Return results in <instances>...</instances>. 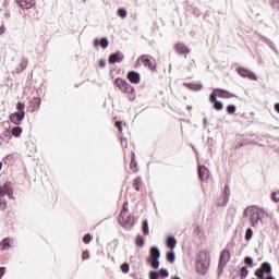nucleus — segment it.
<instances>
[{
    "label": "nucleus",
    "mask_w": 279,
    "mask_h": 279,
    "mask_svg": "<svg viewBox=\"0 0 279 279\" xmlns=\"http://www.w3.org/2000/svg\"><path fill=\"white\" fill-rule=\"evenodd\" d=\"M160 248L158 246H151L149 248V256L146 258L147 265H150L153 269L160 267Z\"/></svg>",
    "instance_id": "nucleus-1"
},
{
    "label": "nucleus",
    "mask_w": 279,
    "mask_h": 279,
    "mask_svg": "<svg viewBox=\"0 0 279 279\" xmlns=\"http://www.w3.org/2000/svg\"><path fill=\"white\" fill-rule=\"evenodd\" d=\"M16 109L19 111L10 114V121L11 123H14V125H21L23 119H25V104L19 101L16 104Z\"/></svg>",
    "instance_id": "nucleus-2"
},
{
    "label": "nucleus",
    "mask_w": 279,
    "mask_h": 279,
    "mask_svg": "<svg viewBox=\"0 0 279 279\" xmlns=\"http://www.w3.org/2000/svg\"><path fill=\"white\" fill-rule=\"evenodd\" d=\"M230 256H231L230 255V250H228V248H225L220 253V258H219V264H218V269H217L218 276H221V274H223V268L230 262Z\"/></svg>",
    "instance_id": "nucleus-3"
},
{
    "label": "nucleus",
    "mask_w": 279,
    "mask_h": 279,
    "mask_svg": "<svg viewBox=\"0 0 279 279\" xmlns=\"http://www.w3.org/2000/svg\"><path fill=\"white\" fill-rule=\"evenodd\" d=\"M116 86L119 87V90H121V93H125L126 95H134V87L130 85V83H128V81L125 80L117 78Z\"/></svg>",
    "instance_id": "nucleus-4"
},
{
    "label": "nucleus",
    "mask_w": 279,
    "mask_h": 279,
    "mask_svg": "<svg viewBox=\"0 0 279 279\" xmlns=\"http://www.w3.org/2000/svg\"><path fill=\"white\" fill-rule=\"evenodd\" d=\"M265 274L267 276L271 274V264L269 262L262 263L260 267L255 270V276L258 279H265Z\"/></svg>",
    "instance_id": "nucleus-5"
},
{
    "label": "nucleus",
    "mask_w": 279,
    "mask_h": 279,
    "mask_svg": "<svg viewBox=\"0 0 279 279\" xmlns=\"http://www.w3.org/2000/svg\"><path fill=\"white\" fill-rule=\"evenodd\" d=\"M137 62H142L144 66H147L149 71H156V63L151 62V56L149 54H142L138 59Z\"/></svg>",
    "instance_id": "nucleus-6"
},
{
    "label": "nucleus",
    "mask_w": 279,
    "mask_h": 279,
    "mask_svg": "<svg viewBox=\"0 0 279 279\" xmlns=\"http://www.w3.org/2000/svg\"><path fill=\"white\" fill-rule=\"evenodd\" d=\"M211 95H216V99L217 97H220V99H232V97H236V95L221 88H215Z\"/></svg>",
    "instance_id": "nucleus-7"
},
{
    "label": "nucleus",
    "mask_w": 279,
    "mask_h": 279,
    "mask_svg": "<svg viewBox=\"0 0 279 279\" xmlns=\"http://www.w3.org/2000/svg\"><path fill=\"white\" fill-rule=\"evenodd\" d=\"M125 56L121 51L113 52L109 56V64H117L123 62Z\"/></svg>",
    "instance_id": "nucleus-8"
},
{
    "label": "nucleus",
    "mask_w": 279,
    "mask_h": 279,
    "mask_svg": "<svg viewBox=\"0 0 279 279\" xmlns=\"http://www.w3.org/2000/svg\"><path fill=\"white\" fill-rule=\"evenodd\" d=\"M238 73L239 75H241V77H248V80H253L254 82L258 80V77L256 76V74H254V72H251L245 68H238Z\"/></svg>",
    "instance_id": "nucleus-9"
},
{
    "label": "nucleus",
    "mask_w": 279,
    "mask_h": 279,
    "mask_svg": "<svg viewBox=\"0 0 279 279\" xmlns=\"http://www.w3.org/2000/svg\"><path fill=\"white\" fill-rule=\"evenodd\" d=\"M209 101H210V104H213L215 110H217V111L223 110V102L217 100V95L210 94Z\"/></svg>",
    "instance_id": "nucleus-10"
},
{
    "label": "nucleus",
    "mask_w": 279,
    "mask_h": 279,
    "mask_svg": "<svg viewBox=\"0 0 279 279\" xmlns=\"http://www.w3.org/2000/svg\"><path fill=\"white\" fill-rule=\"evenodd\" d=\"M126 77L131 84H141V74L136 71H130Z\"/></svg>",
    "instance_id": "nucleus-11"
},
{
    "label": "nucleus",
    "mask_w": 279,
    "mask_h": 279,
    "mask_svg": "<svg viewBox=\"0 0 279 279\" xmlns=\"http://www.w3.org/2000/svg\"><path fill=\"white\" fill-rule=\"evenodd\" d=\"M209 175H210V170H208V168L204 166H198V178L202 182H204L205 180H208Z\"/></svg>",
    "instance_id": "nucleus-12"
},
{
    "label": "nucleus",
    "mask_w": 279,
    "mask_h": 279,
    "mask_svg": "<svg viewBox=\"0 0 279 279\" xmlns=\"http://www.w3.org/2000/svg\"><path fill=\"white\" fill-rule=\"evenodd\" d=\"M228 202H230V185H225L222 190V203L219 206H228Z\"/></svg>",
    "instance_id": "nucleus-13"
},
{
    "label": "nucleus",
    "mask_w": 279,
    "mask_h": 279,
    "mask_svg": "<svg viewBox=\"0 0 279 279\" xmlns=\"http://www.w3.org/2000/svg\"><path fill=\"white\" fill-rule=\"evenodd\" d=\"M16 3L22 8V10H29L34 8V0H16Z\"/></svg>",
    "instance_id": "nucleus-14"
},
{
    "label": "nucleus",
    "mask_w": 279,
    "mask_h": 279,
    "mask_svg": "<svg viewBox=\"0 0 279 279\" xmlns=\"http://www.w3.org/2000/svg\"><path fill=\"white\" fill-rule=\"evenodd\" d=\"M99 45L102 49H108V45H110L108 37H102L100 40H99V38H96L94 40V46L99 47Z\"/></svg>",
    "instance_id": "nucleus-15"
},
{
    "label": "nucleus",
    "mask_w": 279,
    "mask_h": 279,
    "mask_svg": "<svg viewBox=\"0 0 279 279\" xmlns=\"http://www.w3.org/2000/svg\"><path fill=\"white\" fill-rule=\"evenodd\" d=\"M196 271L197 274H201V276H204V274H206V271H208V266L203 263L202 260H197L196 262Z\"/></svg>",
    "instance_id": "nucleus-16"
},
{
    "label": "nucleus",
    "mask_w": 279,
    "mask_h": 279,
    "mask_svg": "<svg viewBox=\"0 0 279 279\" xmlns=\"http://www.w3.org/2000/svg\"><path fill=\"white\" fill-rule=\"evenodd\" d=\"M251 226L254 228L260 221V214L258 211H253L250 216Z\"/></svg>",
    "instance_id": "nucleus-17"
},
{
    "label": "nucleus",
    "mask_w": 279,
    "mask_h": 279,
    "mask_svg": "<svg viewBox=\"0 0 279 279\" xmlns=\"http://www.w3.org/2000/svg\"><path fill=\"white\" fill-rule=\"evenodd\" d=\"M175 51L179 52L180 54L185 53V56H187V53H191V49H189L186 45L182 43H179L175 45Z\"/></svg>",
    "instance_id": "nucleus-18"
},
{
    "label": "nucleus",
    "mask_w": 279,
    "mask_h": 279,
    "mask_svg": "<svg viewBox=\"0 0 279 279\" xmlns=\"http://www.w3.org/2000/svg\"><path fill=\"white\" fill-rule=\"evenodd\" d=\"M166 245L169 250H175V245H178V240H175V236L170 235L166 240Z\"/></svg>",
    "instance_id": "nucleus-19"
},
{
    "label": "nucleus",
    "mask_w": 279,
    "mask_h": 279,
    "mask_svg": "<svg viewBox=\"0 0 279 279\" xmlns=\"http://www.w3.org/2000/svg\"><path fill=\"white\" fill-rule=\"evenodd\" d=\"M130 210V205L128 204V202H124L123 203V207H122V210L120 213V217L118 219V221L121 223V221H124L125 220V214H128Z\"/></svg>",
    "instance_id": "nucleus-20"
},
{
    "label": "nucleus",
    "mask_w": 279,
    "mask_h": 279,
    "mask_svg": "<svg viewBox=\"0 0 279 279\" xmlns=\"http://www.w3.org/2000/svg\"><path fill=\"white\" fill-rule=\"evenodd\" d=\"M27 64H28V61L27 59L23 58L21 61H20V64L19 66L16 68V73L17 74H21L23 73V71H25L27 69Z\"/></svg>",
    "instance_id": "nucleus-21"
},
{
    "label": "nucleus",
    "mask_w": 279,
    "mask_h": 279,
    "mask_svg": "<svg viewBox=\"0 0 279 279\" xmlns=\"http://www.w3.org/2000/svg\"><path fill=\"white\" fill-rule=\"evenodd\" d=\"M133 186L135 191H141V186H143V178L137 177L133 180Z\"/></svg>",
    "instance_id": "nucleus-22"
},
{
    "label": "nucleus",
    "mask_w": 279,
    "mask_h": 279,
    "mask_svg": "<svg viewBox=\"0 0 279 279\" xmlns=\"http://www.w3.org/2000/svg\"><path fill=\"white\" fill-rule=\"evenodd\" d=\"M11 134L12 136H14L15 138H19V136H21V134H23V129L21 126H14L11 130Z\"/></svg>",
    "instance_id": "nucleus-23"
},
{
    "label": "nucleus",
    "mask_w": 279,
    "mask_h": 279,
    "mask_svg": "<svg viewBox=\"0 0 279 279\" xmlns=\"http://www.w3.org/2000/svg\"><path fill=\"white\" fill-rule=\"evenodd\" d=\"M10 238H4L1 242H0V250L2 252H4V250H8V247H10Z\"/></svg>",
    "instance_id": "nucleus-24"
},
{
    "label": "nucleus",
    "mask_w": 279,
    "mask_h": 279,
    "mask_svg": "<svg viewBox=\"0 0 279 279\" xmlns=\"http://www.w3.org/2000/svg\"><path fill=\"white\" fill-rule=\"evenodd\" d=\"M166 258L168 260V263H171V265H173L175 263V252L170 251L167 253Z\"/></svg>",
    "instance_id": "nucleus-25"
},
{
    "label": "nucleus",
    "mask_w": 279,
    "mask_h": 279,
    "mask_svg": "<svg viewBox=\"0 0 279 279\" xmlns=\"http://www.w3.org/2000/svg\"><path fill=\"white\" fill-rule=\"evenodd\" d=\"M142 232H143V234H145V236H147V234H149V222L147 221V219H145L143 221Z\"/></svg>",
    "instance_id": "nucleus-26"
},
{
    "label": "nucleus",
    "mask_w": 279,
    "mask_h": 279,
    "mask_svg": "<svg viewBox=\"0 0 279 279\" xmlns=\"http://www.w3.org/2000/svg\"><path fill=\"white\" fill-rule=\"evenodd\" d=\"M122 221H124V226L129 228H132L134 226V218H132V216H128L126 219L124 218V220H121V223Z\"/></svg>",
    "instance_id": "nucleus-27"
},
{
    "label": "nucleus",
    "mask_w": 279,
    "mask_h": 279,
    "mask_svg": "<svg viewBox=\"0 0 279 279\" xmlns=\"http://www.w3.org/2000/svg\"><path fill=\"white\" fill-rule=\"evenodd\" d=\"M135 245H137V247H144L145 246V239L143 238V235H137L136 236Z\"/></svg>",
    "instance_id": "nucleus-28"
},
{
    "label": "nucleus",
    "mask_w": 279,
    "mask_h": 279,
    "mask_svg": "<svg viewBox=\"0 0 279 279\" xmlns=\"http://www.w3.org/2000/svg\"><path fill=\"white\" fill-rule=\"evenodd\" d=\"M187 88H190V90H202V85L195 84V83H189Z\"/></svg>",
    "instance_id": "nucleus-29"
},
{
    "label": "nucleus",
    "mask_w": 279,
    "mask_h": 279,
    "mask_svg": "<svg viewBox=\"0 0 279 279\" xmlns=\"http://www.w3.org/2000/svg\"><path fill=\"white\" fill-rule=\"evenodd\" d=\"M0 210H8V201L3 197H0Z\"/></svg>",
    "instance_id": "nucleus-30"
},
{
    "label": "nucleus",
    "mask_w": 279,
    "mask_h": 279,
    "mask_svg": "<svg viewBox=\"0 0 279 279\" xmlns=\"http://www.w3.org/2000/svg\"><path fill=\"white\" fill-rule=\"evenodd\" d=\"M120 269H121L122 274H130V264L129 263H123L120 266Z\"/></svg>",
    "instance_id": "nucleus-31"
},
{
    "label": "nucleus",
    "mask_w": 279,
    "mask_h": 279,
    "mask_svg": "<svg viewBox=\"0 0 279 279\" xmlns=\"http://www.w3.org/2000/svg\"><path fill=\"white\" fill-rule=\"evenodd\" d=\"M157 274H159L160 278H169V270H167L166 268L159 269V271H157Z\"/></svg>",
    "instance_id": "nucleus-32"
},
{
    "label": "nucleus",
    "mask_w": 279,
    "mask_h": 279,
    "mask_svg": "<svg viewBox=\"0 0 279 279\" xmlns=\"http://www.w3.org/2000/svg\"><path fill=\"white\" fill-rule=\"evenodd\" d=\"M118 16H120V19H125L128 16V10L124 8L118 9Z\"/></svg>",
    "instance_id": "nucleus-33"
},
{
    "label": "nucleus",
    "mask_w": 279,
    "mask_h": 279,
    "mask_svg": "<svg viewBox=\"0 0 279 279\" xmlns=\"http://www.w3.org/2000/svg\"><path fill=\"white\" fill-rule=\"evenodd\" d=\"M247 274H250V270H247V267L243 266L240 269V277L241 278H247Z\"/></svg>",
    "instance_id": "nucleus-34"
},
{
    "label": "nucleus",
    "mask_w": 279,
    "mask_h": 279,
    "mask_svg": "<svg viewBox=\"0 0 279 279\" xmlns=\"http://www.w3.org/2000/svg\"><path fill=\"white\" fill-rule=\"evenodd\" d=\"M226 110H227V112H228L229 114H234V112H236V106H234V105H229V106H227Z\"/></svg>",
    "instance_id": "nucleus-35"
},
{
    "label": "nucleus",
    "mask_w": 279,
    "mask_h": 279,
    "mask_svg": "<svg viewBox=\"0 0 279 279\" xmlns=\"http://www.w3.org/2000/svg\"><path fill=\"white\" fill-rule=\"evenodd\" d=\"M253 234H254V231L251 228L246 229L245 241H250L252 239Z\"/></svg>",
    "instance_id": "nucleus-36"
},
{
    "label": "nucleus",
    "mask_w": 279,
    "mask_h": 279,
    "mask_svg": "<svg viewBox=\"0 0 279 279\" xmlns=\"http://www.w3.org/2000/svg\"><path fill=\"white\" fill-rule=\"evenodd\" d=\"M90 241H93V235H90V233H86L83 236V243H85L86 245H88V243H90Z\"/></svg>",
    "instance_id": "nucleus-37"
},
{
    "label": "nucleus",
    "mask_w": 279,
    "mask_h": 279,
    "mask_svg": "<svg viewBox=\"0 0 279 279\" xmlns=\"http://www.w3.org/2000/svg\"><path fill=\"white\" fill-rule=\"evenodd\" d=\"M244 264H246L248 267H253L254 266V259L251 256H246L244 258Z\"/></svg>",
    "instance_id": "nucleus-38"
},
{
    "label": "nucleus",
    "mask_w": 279,
    "mask_h": 279,
    "mask_svg": "<svg viewBox=\"0 0 279 279\" xmlns=\"http://www.w3.org/2000/svg\"><path fill=\"white\" fill-rule=\"evenodd\" d=\"M2 189H4V191H7V193L10 192V191H12V190H14V189L12 187V183H11V182H5V183H3Z\"/></svg>",
    "instance_id": "nucleus-39"
},
{
    "label": "nucleus",
    "mask_w": 279,
    "mask_h": 279,
    "mask_svg": "<svg viewBox=\"0 0 279 279\" xmlns=\"http://www.w3.org/2000/svg\"><path fill=\"white\" fill-rule=\"evenodd\" d=\"M252 213H254V209L252 207H247L244 210V217H252Z\"/></svg>",
    "instance_id": "nucleus-40"
},
{
    "label": "nucleus",
    "mask_w": 279,
    "mask_h": 279,
    "mask_svg": "<svg viewBox=\"0 0 279 279\" xmlns=\"http://www.w3.org/2000/svg\"><path fill=\"white\" fill-rule=\"evenodd\" d=\"M272 202H275L276 204H279V196H278V193L276 192H272L271 195H270Z\"/></svg>",
    "instance_id": "nucleus-41"
},
{
    "label": "nucleus",
    "mask_w": 279,
    "mask_h": 279,
    "mask_svg": "<svg viewBox=\"0 0 279 279\" xmlns=\"http://www.w3.org/2000/svg\"><path fill=\"white\" fill-rule=\"evenodd\" d=\"M134 158H136V156L134 155V153H132V157H131V169H134L137 167L136 161L134 160Z\"/></svg>",
    "instance_id": "nucleus-42"
},
{
    "label": "nucleus",
    "mask_w": 279,
    "mask_h": 279,
    "mask_svg": "<svg viewBox=\"0 0 279 279\" xmlns=\"http://www.w3.org/2000/svg\"><path fill=\"white\" fill-rule=\"evenodd\" d=\"M90 258V253L88 251H84L82 255L83 260H88Z\"/></svg>",
    "instance_id": "nucleus-43"
},
{
    "label": "nucleus",
    "mask_w": 279,
    "mask_h": 279,
    "mask_svg": "<svg viewBox=\"0 0 279 279\" xmlns=\"http://www.w3.org/2000/svg\"><path fill=\"white\" fill-rule=\"evenodd\" d=\"M116 128H118L119 132H123V125L121 121H116Z\"/></svg>",
    "instance_id": "nucleus-44"
},
{
    "label": "nucleus",
    "mask_w": 279,
    "mask_h": 279,
    "mask_svg": "<svg viewBox=\"0 0 279 279\" xmlns=\"http://www.w3.org/2000/svg\"><path fill=\"white\" fill-rule=\"evenodd\" d=\"M7 193L8 192L5 191V189L2 185H0V197H5Z\"/></svg>",
    "instance_id": "nucleus-45"
},
{
    "label": "nucleus",
    "mask_w": 279,
    "mask_h": 279,
    "mask_svg": "<svg viewBox=\"0 0 279 279\" xmlns=\"http://www.w3.org/2000/svg\"><path fill=\"white\" fill-rule=\"evenodd\" d=\"M271 7L275 9H279V0H271Z\"/></svg>",
    "instance_id": "nucleus-46"
},
{
    "label": "nucleus",
    "mask_w": 279,
    "mask_h": 279,
    "mask_svg": "<svg viewBox=\"0 0 279 279\" xmlns=\"http://www.w3.org/2000/svg\"><path fill=\"white\" fill-rule=\"evenodd\" d=\"M7 195L9 199H14V190H9V192H7Z\"/></svg>",
    "instance_id": "nucleus-47"
},
{
    "label": "nucleus",
    "mask_w": 279,
    "mask_h": 279,
    "mask_svg": "<svg viewBox=\"0 0 279 279\" xmlns=\"http://www.w3.org/2000/svg\"><path fill=\"white\" fill-rule=\"evenodd\" d=\"M99 66H100V69H104L106 66V60L100 59L99 60Z\"/></svg>",
    "instance_id": "nucleus-48"
},
{
    "label": "nucleus",
    "mask_w": 279,
    "mask_h": 279,
    "mask_svg": "<svg viewBox=\"0 0 279 279\" xmlns=\"http://www.w3.org/2000/svg\"><path fill=\"white\" fill-rule=\"evenodd\" d=\"M193 66H195V61H191L187 65V71H191V69H193Z\"/></svg>",
    "instance_id": "nucleus-49"
},
{
    "label": "nucleus",
    "mask_w": 279,
    "mask_h": 279,
    "mask_svg": "<svg viewBox=\"0 0 279 279\" xmlns=\"http://www.w3.org/2000/svg\"><path fill=\"white\" fill-rule=\"evenodd\" d=\"M34 104H36L37 107H40L41 99L40 98H34Z\"/></svg>",
    "instance_id": "nucleus-50"
},
{
    "label": "nucleus",
    "mask_w": 279,
    "mask_h": 279,
    "mask_svg": "<svg viewBox=\"0 0 279 279\" xmlns=\"http://www.w3.org/2000/svg\"><path fill=\"white\" fill-rule=\"evenodd\" d=\"M121 145L122 147H128V140L121 138Z\"/></svg>",
    "instance_id": "nucleus-51"
},
{
    "label": "nucleus",
    "mask_w": 279,
    "mask_h": 279,
    "mask_svg": "<svg viewBox=\"0 0 279 279\" xmlns=\"http://www.w3.org/2000/svg\"><path fill=\"white\" fill-rule=\"evenodd\" d=\"M4 274H5V267H0V279L3 278Z\"/></svg>",
    "instance_id": "nucleus-52"
},
{
    "label": "nucleus",
    "mask_w": 279,
    "mask_h": 279,
    "mask_svg": "<svg viewBox=\"0 0 279 279\" xmlns=\"http://www.w3.org/2000/svg\"><path fill=\"white\" fill-rule=\"evenodd\" d=\"M275 110H276V112H278V114H279V102H276V104H275Z\"/></svg>",
    "instance_id": "nucleus-53"
},
{
    "label": "nucleus",
    "mask_w": 279,
    "mask_h": 279,
    "mask_svg": "<svg viewBox=\"0 0 279 279\" xmlns=\"http://www.w3.org/2000/svg\"><path fill=\"white\" fill-rule=\"evenodd\" d=\"M3 135H4V136H10V129H7V130L3 132Z\"/></svg>",
    "instance_id": "nucleus-54"
},
{
    "label": "nucleus",
    "mask_w": 279,
    "mask_h": 279,
    "mask_svg": "<svg viewBox=\"0 0 279 279\" xmlns=\"http://www.w3.org/2000/svg\"><path fill=\"white\" fill-rule=\"evenodd\" d=\"M203 123H204L205 128H207V125H208V119L205 118V119L203 120Z\"/></svg>",
    "instance_id": "nucleus-55"
},
{
    "label": "nucleus",
    "mask_w": 279,
    "mask_h": 279,
    "mask_svg": "<svg viewBox=\"0 0 279 279\" xmlns=\"http://www.w3.org/2000/svg\"><path fill=\"white\" fill-rule=\"evenodd\" d=\"M3 32H5V27L0 26V34H3Z\"/></svg>",
    "instance_id": "nucleus-56"
},
{
    "label": "nucleus",
    "mask_w": 279,
    "mask_h": 279,
    "mask_svg": "<svg viewBox=\"0 0 279 279\" xmlns=\"http://www.w3.org/2000/svg\"><path fill=\"white\" fill-rule=\"evenodd\" d=\"M3 169V162L0 161V171Z\"/></svg>",
    "instance_id": "nucleus-57"
},
{
    "label": "nucleus",
    "mask_w": 279,
    "mask_h": 279,
    "mask_svg": "<svg viewBox=\"0 0 279 279\" xmlns=\"http://www.w3.org/2000/svg\"><path fill=\"white\" fill-rule=\"evenodd\" d=\"M186 109H187V110H192V109H193V107H191V106H187V107H186Z\"/></svg>",
    "instance_id": "nucleus-58"
},
{
    "label": "nucleus",
    "mask_w": 279,
    "mask_h": 279,
    "mask_svg": "<svg viewBox=\"0 0 279 279\" xmlns=\"http://www.w3.org/2000/svg\"><path fill=\"white\" fill-rule=\"evenodd\" d=\"M172 279H181L180 277H178V276H174V277H172Z\"/></svg>",
    "instance_id": "nucleus-59"
},
{
    "label": "nucleus",
    "mask_w": 279,
    "mask_h": 279,
    "mask_svg": "<svg viewBox=\"0 0 279 279\" xmlns=\"http://www.w3.org/2000/svg\"><path fill=\"white\" fill-rule=\"evenodd\" d=\"M83 3H86V0H83Z\"/></svg>",
    "instance_id": "nucleus-60"
}]
</instances>
